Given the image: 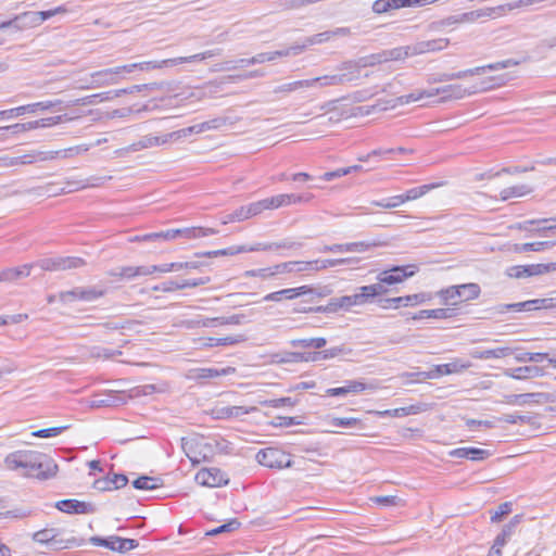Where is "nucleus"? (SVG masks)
<instances>
[{
  "instance_id": "obj_23",
  "label": "nucleus",
  "mask_w": 556,
  "mask_h": 556,
  "mask_svg": "<svg viewBox=\"0 0 556 556\" xmlns=\"http://www.w3.org/2000/svg\"><path fill=\"white\" fill-rule=\"evenodd\" d=\"M450 43L447 38H438L431 40L419 41L412 45L414 55L424 54L428 52L441 51Z\"/></svg>"
},
{
  "instance_id": "obj_32",
  "label": "nucleus",
  "mask_w": 556,
  "mask_h": 556,
  "mask_svg": "<svg viewBox=\"0 0 556 556\" xmlns=\"http://www.w3.org/2000/svg\"><path fill=\"white\" fill-rule=\"evenodd\" d=\"M426 410V404L418 403L413 404L406 407H400L394 409H387L382 412H377L376 414L381 417H404L408 415H416Z\"/></svg>"
},
{
  "instance_id": "obj_20",
  "label": "nucleus",
  "mask_w": 556,
  "mask_h": 556,
  "mask_svg": "<svg viewBox=\"0 0 556 556\" xmlns=\"http://www.w3.org/2000/svg\"><path fill=\"white\" fill-rule=\"evenodd\" d=\"M312 289L308 286H301L298 288H289V289H282L279 291H275L271 293L266 294L263 298V301H273V302H280L282 300H292L300 295L306 294L311 292Z\"/></svg>"
},
{
  "instance_id": "obj_14",
  "label": "nucleus",
  "mask_w": 556,
  "mask_h": 556,
  "mask_svg": "<svg viewBox=\"0 0 556 556\" xmlns=\"http://www.w3.org/2000/svg\"><path fill=\"white\" fill-rule=\"evenodd\" d=\"M381 63H384V61L382 60V51L359 58L356 61L346 62L342 65V68L350 70V72H352L353 75H357L358 78L362 68L375 66Z\"/></svg>"
},
{
  "instance_id": "obj_22",
  "label": "nucleus",
  "mask_w": 556,
  "mask_h": 556,
  "mask_svg": "<svg viewBox=\"0 0 556 556\" xmlns=\"http://www.w3.org/2000/svg\"><path fill=\"white\" fill-rule=\"evenodd\" d=\"M118 72L115 67L105 68L91 74V87H104L115 85L119 81Z\"/></svg>"
},
{
  "instance_id": "obj_16",
  "label": "nucleus",
  "mask_w": 556,
  "mask_h": 556,
  "mask_svg": "<svg viewBox=\"0 0 556 556\" xmlns=\"http://www.w3.org/2000/svg\"><path fill=\"white\" fill-rule=\"evenodd\" d=\"M228 124V118L218 116L203 123L186 127L181 129L182 137L186 138L191 134H201L207 130L219 129Z\"/></svg>"
},
{
  "instance_id": "obj_28",
  "label": "nucleus",
  "mask_w": 556,
  "mask_h": 556,
  "mask_svg": "<svg viewBox=\"0 0 556 556\" xmlns=\"http://www.w3.org/2000/svg\"><path fill=\"white\" fill-rule=\"evenodd\" d=\"M428 97L441 96L442 100L460 99L466 94V89L460 85H447L440 88L428 89Z\"/></svg>"
},
{
  "instance_id": "obj_3",
  "label": "nucleus",
  "mask_w": 556,
  "mask_h": 556,
  "mask_svg": "<svg viewBox=\"0 0 556 556\" xmlns=\"http://www.w3.org/2000/svg\"><path fill=\"white\" fill-rule=\"evenodd\" d=\"M86 265V261L78 256H56L41 258L36 262V266L47 271H61L80 268Z\"/></svg>"
},
{
  "instance_id": "obj_17",
  "label": "nucleus",
  "mask_w": 556,
  "mask_h": 556,
  "mask_svg": "<svg viewBox=\"0 0 556 556\" xmlns=\"http://www.w3.org/2000/svg\"><path fill=\"white\" fill-rule=\"evenodd\" d=\"M125 400L122 393L116 391H109L103 394H94L90 400V407H112L124 404Z\"/></svg>"
},
{
  "instance_id": "obj_7",
  "label": "nucleus",
  "mask_w": 556,
  "mask_h": 556,
  "mask_svg": "<svg viewBox=\"0 0 556 556\" xmlns=\"http://www.w3.org/2000/svg\"><path fill=\"white\" fill-rule=\"evenodd\" d=\"M182 138L184 137L181 134V129L173 131V132L164 134L162 136H154V135L150 134V135H146V136L141 137V139L139 141L132 143L130 148L132 151H140L142 149L163 146L172 140L178 141Z\"/></svg>"
},
{
  "instance_id": "obj_31",
  "label": "nucleus",
  "mask_w": 556,
  "mask_h": 556,
  "mask_svg": "<svg viewBox=\"0 0 556 556\" xmlns=\"http://www.w3.org/2000/svg\"><path fill=\"white\" fill-rule=\"evenodd\" d=\"M54 155L51 154V152H38V153H30V154H25V155H21V156H15V157H9V159H5V165L7 166H15V165H27V164H33L34 162L37 161V159L41 160V161H46V160H51L53 159Z\"/></svg>"
},
{
  "instance_id": "obj_56",
  "label": "nucleus",
  "mask_w": 556,
  "mask_h": 556,
  "mask_svg": "<svg viewBox=\"0 0 556 556\" xmlns=\"http://www.w3.org/2000/svg\"><path fill=\"white\" fill-rule=\"evenodd\" d=\"M505 311H514V312H522V311H532V304L531 300L519 302V303H511V304H503L498 306L497 312L504 313Z\"/></svg>"
},
{
  "instance_id": "obj_2",
  "label": "nucleus",
  "mask_w": 556,
  "mask_h": 556,
  "mask_svg": "<svg viewBox=\"0 0 556 556\" xmlns=\"http://www.w3.org/2000/svg\"><path fill=\"white\" fill-rule=\"evenodd\" d=\"M66 114L41 118L38 121H31L26 123H16L9 126L0 127V131H10L12 135L29 131L37 128H48L61 124L63 122L72 121Z\"/></svg>"
},
{
  "instance_id": "obj_41",
  "label": "nucleus",
  "mask_w": 556,
  "mask_h": 556,
  "mask_svg": "<svg viewBox=\"0 0 556 556\" xmlns=\"http://www.w3.org/2000/svg\"><path fill=\"white\" fill-rule=\"evenodd\" d=\"M428 93H429V90L424 89V90H416L408 94L397 97L396 99H394L390 102V108H395L396 105H404V104L419 101L424 98H429Z\"/></svg>"
},
{
  "instance_id": "obj_6",
  "label": "nucleus",
  "mask_w": 556,
  "mask_h": 556,
  "mask_svg": "<svg viewBox=\"0 0 556 556\" xmlns=\"http://www.w3.org/2000/svg\"><path fill=\"white\" fill-rule=\"evenodd\" d=\"M90 542L96 546H104L119 553L129 552L139 545L138 541L134 539H123L116 535L109 538L92 536Z\"/></svg>"
},
{
  "instance_id": "obj_44",
  "label": "nucleus",
  "mask_w": 556,
  "mask_h": 556,
  "mask_svg": "<svg viewBox=\"0 0 556 556\" xmlns=\"http://www.w3.org/2000/svg\"><path fill=\"white\" fill-rule=\"evenodd\" d=\"M106 293V289L100 286H91V287H83V292L80 294V301L84 302H93L98 299L104 296Z\"/></svg>"
},
{
  "instance_id": "obj_1",
  "label": "nucleus",
  "mask_w": 556,
  "mask_h": 556,
  "mask_svg": "<svg viewBox=\"0 0 556 556\" xmlns=\"http://www.w3.org/2000/svg\"><path fill=\"white\" fill-rule=\"evenodd\" d=\"M7 469L20 471L27 478L47 480L56 475L58 465L45 453L34 450H17L9 453L3 460Z\"/></svg>"
},
{
  "instance_id": "obj_58",
  "label": "nucleus",
  "mask_w": 556,
  "mask_h": 556,
  "mask_svg": "<svg viewBox=\"0 0 556 556\" xmlns=\"http://www.w3.org/2000/svg\"><path fill=\"white\" fill-rule=\"evenodd\" d=\"M61 101L60 100H56V101H41V102H36V103H30V104H26V105H23V109H25V113H34L36 112L37 110H49L53 106H55L56 104H60Z\"/></svg>"
},
{
  "instance_id": "obj_50",
  "label": "nucleus",
  "mask_w": 556,
  "mask_h": 556,
  "mask_svg": "<svg viewBox=\"0 0 556 556\" xmlns=\"http://www.w3.org/2000/svg\"><path fill=\"white\" fill-rule=\"evenodd\" d=\"M182 325L188 329L199 328V327H212L216 326V319L206 318L203 316H197L195 318L185 320Z\"/></svg>"
},
{
  "instance_id": "obj_9",
  "label": "nucleus",
  "mask_w": 556,
  "mask_h": 556,
  "mask_svg": "<svg viewBox=\"0 0 556 556\" xmlns=\"http://www.w3.org/2000/svg\"><path fill=\"white\" fill-rule=\"evenodd\" d=\"M417 270L416 265L394 266L390 270L380 273L377 279L382 283L395 285L402 282L405 278L412 277Z\"/></svg>"
},
{
  "instance_id": "obj_11",
  "label": "nucleus",
  "mask_w": 556,
  "mask_h": 556,
  "mask_svg": "<svg viewBox=\"0 0 556 556\" xmlns=\"http://www.w3.org/2000/svg\"><path fill=\"white\" fill-rule=\"evenodd\" d=\"M195 481L205 486L216 488L227 484L226 475L218 468H204L195 475Z\"/></svg>"
},
{
  "instance_id": "obj_34",
  "label": "nucleus",
  "mask_w": 556,
  "mask_h": 556,
  "mask_svg": "<svg viewBox=\"0 0 556 556\" xmlns=\"http://www.w3.org/2000/svg\"><path fill=\"white\" fill-rule=\"evenodd\" d=\"M533 191V188L527 184H520L511 187L504 188L500 192V199L502 201H507L513 198H522L530 194Z\"/></svg>"
},
{
  "instance_id": "obj_25",
  "label": "nucleus",
  "mask_w": 556,
  "mask_h": 556,
  "mask_svg": "<svg viewBox=\"0 0 556 556\" xmlns=\"http://www.w3.org/2000/svg\"><path fill=\"white\" fill-rule=\"evenodd\" d=\"M36 266L35 263L24 264L17 267H8L1 270L3 282H14L20 279L26 278L30 275V271Z\"/></svg>"
},
{
  "instance_id": "obj_61",
  "label": "nucleus",
  "mask_w": 556,
  "mask_h": 556,
  "mask_svg": "<svg viewBox=\"0 0 556 556\" xmlns=\"http://www.w3.org/2000/svg\"><path fill=\"white\" fill-rule=\"evenodd\" d=\"M216 319V325H241L247 321L244 314H235L227 317H213Z\"/></svg>"
},
{
  "instance_id": "obj_43",
  "label": "nucleus",
  "mask_w": 556,
  "mask_h": 556,
  "mask_svg": "<svg viewBox=\"0 0 556 556\" xmlns=\"http://www.w3.org/2000/svg\"><path fill=\"white\" fill-rule=\"evenodd\" d=\"M58 531L55 529H42L34 533L33 540L40 544L54 545L59 540H56Z\"/></svg>"
},
{
  "instance_id": "obj_15",
  "label": "nucleus",
  "mask_w": 556,
  "mask_h": 556,
  "mask_svg": "<svg viewBox=\"0 0 556 556\" xmlns=\"http://www.w3.org/2000/svg\"><path fill=\"white\" fill-rule=\"evenodd\" d=\"M39 17L35 11L24 12L14 18L0 23V27H14L16 29L39 26Z\"/></svg>"
},
{
  "instance_id": "obj_64",
  "label": "nucleus",
  "mask_w": 556,
  "mask_h": 556,
  "mask_svg": "<svg viewBox=\"0 0 556 556\" xmlns=\"http://www.w3.org/2000/svg\"><path fill=\"white\" fill-rule=\"evenodd\" d=\"M511 511V503H502L491 515L492 522H500L506 515Z\"/></svg>"
},
{
  "instance_id": "obj_63",
  "label": "nucleus",
  "mask_w": 556,
  "mask_h": 556,
  "mask_svg": "<svg viewBox=\"0 0 556 556\" xmlns=\"http://www.w3.org/2000/svg\"><path fill=\"white\" fill-rule=\"evenodd\" d=\"M239 527H240V522L235 518V519H231L228 522L208 531L207 535H217L219 533L232 532V531L239 529Z\"/></svg>"
},
{
  "instance_id": "obj_19",
  "label": "nucleus",
  "mask_w": 556,
  "mask_h": 556,
  "mask_svg": "<svg viewBox=\"0 0 556 556\" xmlns=\"http://www.w3.org/2000/svg\"><path fill=\"white\" fill-rule=\"evenodd\" d=\"M511 4L513 3H507V4L498 5L496 8H484V9H479L476 11L467 12V13L463 14L462 21L473 22V21H476L478 18H482V17L492 18L497 15H502L507 11H511L513 9H509V5H511Z\"/></svg>"
},
{
  "instance_id": "obj_54",
  "label": "nucleus",
  "mask_w": 556,
  "mask_h": 556,
  "mask_svg": "<svg viewBox=\"0 0 556 556\" xmlns=\"http://www.w3.org/2000/svg\"><path fill=\"white\" fill-rule=\"evenodd\" d=\"M274 61L273 53L271 52H262L258 53L250 59H241L239 60V64L241 66L243 65H254V64H262L265 62Z\"/></svg>"
},
{
  "instance_id": "obj_36",
  "label": "nucleus",
  "mask_w": 556,
  "mask_h": 556,
  "mask_svg": "<svg viewBox=\"0 0 556 556\" xmlns=\"http://www.w3.org/2000/svg\"><path fill=\"white\" fill-rule=\"evenodd\" d=\"M413 55H414V53H413L412 45L382 51V60L384 61V63L389 62V61L405 60L406 58L413 56Z\"/></svg>"
},
{
  "instance_id": "obj_39",
  "label": "nucleus",
  "mask_w": 556,
  "mask_h": 556,
  "mask_svg": "<svg viewBox=\"0 0 556 556\" xmlns=\"http://www.w3.org/2000/svg\"><path fill=\"white\" fill-rule=\"evenodd\" d=\"M247 340L243 334L228 336L225 338H208L204 343L205 346H226V345H235Z\"/></svg>"
},
{
  "instance_id": "obj_30",
  "label": "nucleus",
  "mask_w": 556,
  "mask_h": 556,
  "mask_svg": "<svg viewBox=\"0 0 556 556\" xmlns=\"http://www.w3.org/2000/svg\"><path fill=\"white\" fill-rule=\"evenodd\" d=\"M513 354V350L508 346H501L490 350L475 349L470 352V356L477 359L503 358Z\"/></svg>"
},
{
  "instance_id": "obj_21",
  "label": "nucleus",
  "mask_w": 556,
  "mask_h": 556,
  "mask_svg": "<svg viewBox=\"0 0 556 556\" xmlns=\"http://www.w3.org/2000/svg\"><path fill=\"white\" fill-rule=\"evenodd\" d=\"M233 371V368L227 367V368H193L190 369L188 372V378L195 380V381H204L210 379H215L220 376H226L229 372Z\"/></svg>"
},
{
  "instance_id": "obj_48",
  "label": "nucleus",
  "mask_w": 556,
  "mask_h": 556,
  "mask_svg": "<svg viewBox=\"0 0 556 556\" xmlns=\"http://www.w3.org/2000/svg\"><path fill=\"white\" fill-rule=\"evenodd\" d=\"M340 311L338 298H331L326 305L298 309L301 313H337Z\"/></svg>"
},
{
  "instance_id": "obj_29",
  "label": "nucleus",
  "mask_w": 556,
  "mask_h": 556,
  "mask_svg": "<svg viewBox=\"0 0 556 556\" xmlns=\"http://www.w3.org/2000/svg\"><path fill=\"white\" fill-rule=\"evenodd\" d=\"M457 314L456 308L446 307V308H434V309H421L417 314H415L412 319L418 320L424 318H434V319H450L455 317Z\"/></svg>"
},
{
  "instance_id": "obj_8",
  "label": "nucleus",
  "mask_w": 556,
  "mask_h": 556,
  "mask_svg": "<svg viewBox=\"0 0 556 556\" xmlns=\"http://www.w3.org/2000/svg\"><path fill=\"white\" fill-rule=\"evenodd\" d=\"M343 353V349L342 348H339V346H334V348H331V349H328V350H324V351H320V352H313V353H299V352H291V353H288L287 357L286 358H282L280 362L282 363H286V362H300V361H305V362H317V361H320V359H329V358H333L340 354Z\"/></svg>"
},
{
  "instance_id": "obj_55",
  "label": "nucleus",
  "mask_w": 556,
  "mask_h": 556,
  "mask_svg": "<svg viewBox=\"0 0 556 556\" xmlns=\"http://www.w3.org/2000/svg\"><path fill=\"white\" fill-rule=\"evenodd\" d=\"M330 39H331V33H330V30H327V31H323V33L306 37L302 41V45L304 46V50H305L308 46L319 45V43L326 42Z\"/></svg>"
},
{
  "instance_id": "obj_4",
  "label": "nucleus",
  "mask_w": 556,
  "mask_h": 556,
  "mask_svg": "<svg viewBox=\"0 0 556 556\" xmlns=\"http://www.w3.org/2000/svg\"><path fill=\"white\" fill-rule=\"evenodd\" d=\"M256 460L262 466L273 469L287 468L292 464L290 455L276 447H267L258 451L256 454Z\"/></svg>"
},
{
  "instance_id": "obj_38",
  "label": "nucleus",
  "mask_w": 556,
  "mask_h": 556,
  "mask_svg": "<svg viewBox=\"0 0 556 556\" xmlns=\"http://www.w3.org/2000/svg\"><path fill=\"white\" fill-rule=\"evenodd\" d=\"M217 232L218 231L215 230L214 228L190 227L179 229V238L191 240L213 236L216 235Z\"/></svg>"
},
{
  "instance_id": "obj_5",
  "label": "nucleus",
  "mask_w": 556,
  "mask_h": 556,
  "mask_svg": "<svg viewBox=\"0 0 556 556\" xmlns=\"http://www.w3.org/2000/svg\"><path fill=\"white\" fill-rule=\"evenodd\" d=\"M508 63H509V61H502V62L491 63V64H488L484 66H477L473 68L459 71L456 73H442V74H439L438 77L433 79V81H439V83L450 81V80H454V79H462V78H465L468 76L480 75V74H483L486 70H489V71L503 70L504 67H506L508 65Z\"/></svg>"
},
{
  "instance_id": "obj_26",
  "label": "nucleus",
  "mask_w": 556,
  "mask_h": 556,
  "mask_svg": "<svg viewBox=\"0 0 556 556\" xmlns=\"http://www.w3.org/2000/svg\"><path fill=\"white\" fill-rule=\"evenodd\" d=\"M471 366L469 362L463 363L460 361H454L452 363L442 364V365H435L430 370V374L425 375L426 377H433L438 378L442 375H451L454 372H460L463 370L468 369Z\"/></svg>"
},
{
  "instance_id": "obj_13",
  "label": "nucleus",
  "mask_w": 556,
  "mask_h": 556,
  "mask_svg": "<svg viewBox=\"0 0 556 556\" xmlns=\"http://www.w3.org/2000/svg\"><path fill=\"white\" fill-rule=\"evenodd\" d=\"M254 410H256V407L215 406L212 409V416L214 419H218V420L237 419V418H240L243 415H248Z\"/></svg>"
},
{
  "instance_id": "obj_24",
  "label": "nucleus",
  "mask_w": 556,
  "mask_h": 556,
  "mask_svg": "<svg viewBox=\"0 0 556 556\" xmlns=\"http://www.w3.org/2000/svg\"><path fill=\"white\" fill-rule=\"evenodd\" d=\"M505 375L517 380H526L542 377L544 375V369L536 365H529L517 368H509L505 371Z\"/></svg>"
},
{
  "instance_id": "obj_51",
  "label": "nucleus",
  "mask_w": 556,
  "mask_h": 556,
  "mask_svg": "<svg viewBox=\"0 0 556 556\" xmlns=\"http://www.w3.org/2000/svg\"><path fill=\"white\" fill-rule=\"evenodd\" d=\"M344 387H345V390H346V394H350V393L358 394V393H362L364 391L374 390L375 389L374 386L367 384V383H365L363 381H358V380H346Z\"/></svg>"
},
{
  "instance_id": "obj_35",
  "label": "nucleus",
  "mask_w": 556,
  "mask_h": 556,
  "mask_svg": "<svg viewBox=\"0 0 556 556\" xmlns=\"http://www.w3.org/2000/svg\"><path fill=\"white\" fill-rule=\"evenodd\" d=\"M110 276L117 277V278H126L131 279L137 276H148L150 275V266H126L122 267L118 271L111 270L109 273Z\"/></svg>"
},
{
  "instance_id": "obj_10",
  "label": "nucleus",
  "mask_w": 556,
  "mask_h": 556,
  "mask_svg": "<svg viewBox=\"0 0 556 556\" xmlns=\"http://www.w3.org/2000/svg\"><path fill=\"white\" fill-rule=\"evenodd\" d=\"M431 296L427 293H416L410 295L397 296V298H389L380 300V306L382 308H399L401 306H414L429 301Z\"/></svg>"
},
{
  "instance_id": "obj_27",
  "label": "nucleus",
  "mask_w": 556,
  "mask_h": 556,
  "mask_svg": "<svg viewBox=\"0 0 556 556\" xmlns=\"http://www.w3.org/2000/svg\"><path fill=\"white\" fill-rule=\"evenodd\" d=\"M451 457L455 458H467L470 460H484L486 459L491 453L488 450H482L478 447H458L448 453Z\"/></svg>"
},
{
  "instance_id": "obj_57",
  "label": "nucleus",
  "mask_w": 556,
  "mask_h": 556,
  "mask_svg": "<svg viewBox=\"0 0 556 556\" xmlns=\"http://www.w3.org/2000/svg\"><path fill=\"white\" fill-rule=\"evenodd\" d=\"M245 277H260L262 279H268L278 276V273L274 269V266L258 269H251L244 273Z\"/></svg>"
},
{
  "instance_id": "obj_18",
  "label": "nucleus",
  "mask_w": 556,
  "mask_h": 556,
  "mask_svg": "<svg viewBox=\"0 0 556 556\" xmlns=\"http://www.w3.org/2000/svg\"><path fill=\"white\" fill-rule=\"evenodd\" d=\"M55 507L66 514H93L96 511L92 504L77 500L59 501Z\"/></svg>"
},
{
  "instance_id": "obj_62",
  "label": "nucleus",
  "mask_w": 556,
  "mask_h": 556,
  "mask_svg": "<svg viewBox=\"0 0 556 556\" xmlns=\"http://www.w3.org/2000/svg\"><path fill=\"white\" fill-rule=\"evenodd\" d=\"M545 358H547V353H531L523 352L516 356V359L520 363L531 362V363H541Z\"/></svg>"
},
{
  "instance_id": "obj_60",
  "label": "nucleus",
  "mask_w": 556,
  "mask_h": 556,
  "mask_svg": "<svg viewBox=\"0 0 556 556\" xmlns=\"http://www.w3.org/2000/svg\"><path fill=\"white\" fill-rule=\"evenodd\" d=\"M83 292V287H76L72 290L62 291L59 293V300L62 303H71L76 300L80 301V294Z\"/></svg>"
},
{
  "instance_id": "obj_53",
  "label": "nucleus",
  "mask_w": 556,
  "mask_h": 556,
  "mask_svg": "<svg viewBox=\"0 0 556 556\" xmlns=\"http://www.w3.org/2000/svg\"><path fill=\"white\" fill-rule=\"evenodd\" d=\"M303 51H304V46L302 43H295L287 49L273 51L271 53H273V59L276 60L277 58L299 55Z\"/></svg>"
},
{
  "instance_id": "obj_47",
  "label": "nucleus",
  "mask_w": 556,
  "mask_h": 556,
  "mask_svg": "<svg viewBox=\"0 0 556 556\" xmlns=\"http://www.w3.org/2000/svg\"><path fill=\"white\" fill-rule=\"evenodd\" d=\"M439 296L446 305L459 304V291L456 286H451L439 291Z\"/></svg>"
},
{
  "instance_id": "obj_12",
  "label": "nucleus",
  "mask_w": 556,
  "mask_h": 556,
  "mask_svg": "<svg viewBox=\"0 0 556 556\" xmlns=\"http://www.w3.org/2000/svg\"><path fill=\"white\" fill-rule=\"evenodd\" d=\"M354 79H357V75H353L352 72H349L336 75H324L320 77H315L306 80L308 84V88H312L316 85H318L319 87L343 85L345 83L353 81Z\"/></svg>"
},
{
  "instance_id": "obj_33",
  "label": "nucleus",
  "mask_w": 556,
  "mask_h": 556,
  "mask_svg": "<svg viewBox=\"0 0 556 556\" xmlns=\"http://www.w3.org/2000/svg\"><path fill=\"white\" fill-rule=\"evenodd\" d=\"M309 266H312L309 261H289L275 265L274 269L276 270V273H278V275H282L291 273L311 271Z\"/></svg>"
},
{
  "instance_id": "obj_42",
  "label": "nucleus",
  "mask_w": 556,
  "mask_h": 556,
  "mask_svg": "<svg viewBox=\"0 0 556 556\" xmlns=\"http://www.w3.org/2000/svg\"><path fill=\"white\" fill-rule=\"evenodd\" d=\"M162 485L161 479L149 476H141L132 481V486L137 490H155Z\"/></svg>"
},
{
  "instance_id": "obj_46",
  "label": "nucleus",
  "mask_w": 556,
  "mask_h": 556,
  "mask_svg": "<svg viewBox=\"0 0 556 556\" xmlns=\"http://www.w3.org/2000/svg\"><path fill=\"white\" fill-rule=\"evenodd\" d=\"M543 225L538 229L539 232H547L556 230V217L553 218H543V219H531L523 223V225H520V229H528V225Z\"/></svg>"
},
{
  "instance_id": "obj_40",
  "label": "nucleus",
  "mask_w": 556,
  "mask_h": 556,
  "mask_svg": "<svg viewBox=\"0 0 556 556\" xmlns=\"http://www.w3.org/2000/svg\"><path fill=\"white\" fill-rule=\"evenodd\" d=\"M352 258H333V260H315V261H309L311 265L309 266V269L311 271H318V270H323V269H327L329 267H334V266H339V265H345V264H351L352 263Z\"/></svg>"
},
{
  "instance_id": "obj_52",
  "label": "nucleus",
  "mask_w": 556,
  "mask_h": 556,
  "mask_svg": "<svg viewBox=\"0 0 556 556\" xmlns=\"http://www.w3.org/2000/svg\"><path fill=\"white\" fill-rule=\"evenodd\" d=\"M301 88H308V84L306 79L303 80H295L292 83L283 84L280 86H277L274 89L275 93H290Z\"/></svg>"
},
{
  "instance_id": "obj_59",
  "label": "nucleus",
  "mask_w": 556,
  "mask_h": 556,
  "mask_svg": "<svg viewBox=\"0 0 556 556\" xmlns=\"http://www.w3.org/2000/svg\"><path fill=\"white\" fill-rule=\"evenodd\" d=\"M264 201L266 203L267 210H274V208L289 205L288 204V201H289L288 194H278V195H275L271 198H266V199H264Z\"/></svg>"
},
{
  "instance_id": "obj_49",
  "label": "nucleus",
  "mask_w": 556,
  "mask_h": 556,
  "mask_svg": "<svg viewBox=\"0 0 556 556\" xmlns=\"http://www.w3.org/2000/svg\"><path fill=\"white\" fill-rule=\"evenodd\" d=\"M380 245L379 242L376 241H357V242H349L346 243V252H357L363 253L366 251L371 250L372 248H376Z\"/></svg>"
},
{
  "instance_id": "obj_37",
  "label": "nucleus",
  "mask_w": 556,
  "mask_h": 556,
  "mask_svg": "<svg viewBox=\"0 0 556 556\" xmlns=\"http://www.w3.org/2000/svg\"><path fill=\"white\" fill-rule=\"evenodd\" d=\"M459 291V302L476 300L480 296L481 288L478 283L469 282L456 286Z\"/></svg>"
},
{
  "instance_id": "obj_45",
  "label": "nucleus",
  "mask_w": 556,
  "mask_h": 556,
  "mask_svg": "<svg viewBox=\"0 0 556 556\" xmlns=\"http://www.w3.org/2000/svg\"><path fill=\"white\" fill-rule=\"evenodd\" d=\"M438 185L430 184V185H424L420 187L412 188L406 191L404 194H400L402 198V203L419 199L420 197L425 195L427 192L435 188Z\"/></svg>"
}]
</instances>
